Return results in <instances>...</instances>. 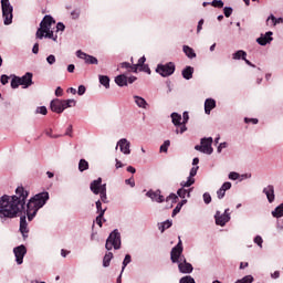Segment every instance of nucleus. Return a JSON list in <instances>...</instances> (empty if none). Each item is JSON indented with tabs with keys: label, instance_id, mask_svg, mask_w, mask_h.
I'll list each match as a JSON object with an SVG mask.
<instances>
[{
	"label": "nucleus",
	"instance_id": "f257e3e1",
	"mask_svg": "<svg viewBox=\"0 0 283 283\" xmlns=\"http://www.w3.org/2000/svg\"><path fill=\"white\" fill-rule=\"evenodd\" d=\"M25 200H28V191L23 187H18L12 197L0 198V218H17L21 211L25 210Z\"/></svg>",
	"mask_w": 283,
	"mask_h": 283
},
{
	"label": "nucleus",
	"instance_id": "f03ea898",
	"mask_svg": "<svg viewBox=\"0 0 283 283\" xmlns=\"http://www.w3.org/2000/svg\"><path fill=\"white\" fill-rule=\"evenodd\" d=\"M182 241L179 239V242L170 252V260L174 264H178L180 273H191L193 271V265L187 262L185 255H182Z\"/></svg>",
	"mask_w": 283,
	"mask_h": 283
},
{
	"label": "nucleus",
	"instance_id": "7ed1b4c3",
	"mask_svg": "<svg viewBox=\"0 0 283 283\" xmlns=\"http://www.w3.org/2000/svg\"><path fill=\"white\" fill-rule=\"evenodd\" d=\"M50 200V193L48 192H40L35 195L27 205V216L29 222H32L34 220V217L39 212V209L43 208L45 202Z\"/></svg>",
	"mask_w": 283,
	"mask_h": 283
},
{
	"label": "nucleus",
	"instance_id": "20e7f679",
	"mask_svg": "<svg viewBox=\"0 0 283 283\" xmlns=\"http://www.w3.org/2000/svg\"><path fill=\"white\" fill-rule=\"evenodd\" d=\"M67 107H76V101L74 99H53L51 102V109L55 114H63Z\"/></svg>",
	"mask_w": 283,
	"mask_h": 283
},
{
	"label": "nucleus",
	"instance_id": "39448f33",
	"mask_svg": "<svg viewBox=\"0 0 283 283\" xmlns=\"http://www.w3.org/2000/svg\"><path fill=\"white\" fill-rule=\"evenodd\" d=\"M2 8V18L4 25H11L12 23V12H14V8L10 4V0H1Z\"/></svg>",
	"mask_w": 283,
	"mask_h": 283
},
{
	"label": "nucleus",
	"instance_id": "423d86ee",
	"mask_svg": "<svg viewBox=\"0 0 283 283\" xmlns=\"http://www.w3.org/2000/svg\"><path fill=\"white\" fill-rule=\"evenodd\" d=\"M105 249L107 251H112V249H120V232H118V229H115L113 232H111L106 240Z\"/></svg>",
	"mask_w": 283,
	"mask_h": 283
},
{
	"label": "nucleus",
	"instance_id": "0eeeda50",
	"mask_svg": "<svg viewBox=\"0 0 283 283\" xmlns=\"http://www.w3.org/2000/svg\"><path fill=\"white\" fill-rule=\"evenodd\" d=\"M212 144H213V138L211 137L202 138L201 145L195 146V149L197 151H201L202 154L211 155L213 154V147H211Z\"/></svg>",
	"mask_w": 283,
	"mask_h": 283
},
{
	"label": "nucleus",
	"instance_id": "6e6552de",
	"mask_svg": "<svg viewBox=\"0 0 283 283\" xmlns=\"http://www.w3.org/2000/svg\"><path fill=\"white\" fill-rule=\"evenodd\" d=\"M176 72V65L172 62L167 63L166 65L158 64L156 73L160 76H171Z\"/></svg>",
	"mask_w": 283,
	"mask_h": 283
},
{
	"label": "nucleus",
	"instance_id": "1a4fd4ad",
	"mask_svg": "<svg viewBox=\"0 0 283 283\" xmlns=\"http://www.w3.org/2000/svg\"><path fill=\"white\" fill-rule=\"evenodd\" d=\"M171 119H172L174 126L177 127L176 134H185L187 126L185 124L180 123V120H182V115H180L178 113H172Z\"/></svg>",
	"mask_w": 283,
	"mask_h": 283
},
{
	"label": "nucleus",
	"instance_id": "9d476101",
	"mask_svg": "<svg viewBox=\"0 0 283 283\" xmlns=\"http://www.w3.org/2000/svg\"><path fill=\"white\" fill-rule=\"evenodd\" d=\"M77 59H82L87 65H98V59L90 55L81 50L76 51Z\"/></svg>",
	"mask_w": 283,
	"mask_h": 283
},
{
	"label": "nucleus",
	"instance_id": "9b49d317",
	"mask_svg": "<svg viewBox=\"0 0 283 283\" xmlns=\"http://www.w3.org/2000/svg\"><path fill=\"white\" fill-rule=\"evenodd\" d=\"M216 224L219 227H224L229 220H231V216L229 214V209H226L224 213L221 214L220 211H217L214 214Z\"/></svg>",
	"mask_w": 283,
	"mask_h": 283
},
{
	"label": "nucleus",
	"instance_id": "f8f14e48",
	"mask_svg": "<svg viewBox=\"0 0 283 283\" xmlns=\"http://www.w3.org/2000/svg\"><path fill=\"white\" fill-rule=\"evenodd\" d=\"M13 253L15 255L17 264H23V258H25L28 249L25 248V245H19L13 249Z\"/></svg>",
	"mask_w": 283,
	"mask_h": 283
},
{
	"label": "nucleus",
	"instance_id": "ddd939ff",
	"mask_svg": "<svg viewBox=\"0 0 283 283\" xmlns=\"http://www.w3.org/2000/svg\"><path fill=\"white\" fill-rule=\"evenodd\" d=\"M145 61H147V59L145 56H142L138 60L137 64H133L132 72L136 73V72H138V69H139L140 72H148V74H151V71L149 70V66L145 65Z\"/></svg>",
	"mask_w": 283,
	"mask_h": 283
},
{
	"label": "nucleus",
	"instance_id": "4468645a",
	"mask_svg": "<svg viewBox=\"0 0 283 283\" xmlns=\"http://www.w3.org/2000/svg\"><path fill=\"white\" fill-rule=\"evenodd\" d=\"M132 146V144L129 143V140H127L126 138H122L116 146V149H120L122 154H125L126 156L132 154V150L129 149V147Z\"/></svg>",
	"mask_w": 283,
	"mask_h": 283
},
{
	"label": "nucleus",
	"instance_id": "2eb2a0df",
	"mask_svg": "<svg viewBox=\"0 0 283 283\" xmlns=\"http://www.w3.org/2000/svg\"><path fill=\"white\" fill-rule=\"evenodd\" d=\"M90 189L95 196H98V193L103 191V178L99 177L96 180H93L91 182Z\"/></svg>",
	"mask_w": 283,
	"mask_h": 283
},
{
	"label": "nucleus",
	"instance_id": "dca6fc26",
	"mask_svg": "<svg viewBox=\"0 0 283 283\" xmlns=\"http://www.w3.org/2000/svg\"><path fill=\"white\" fill-rule=\"evenodd\" d=\"M263 193L268 198V202L273 203L275 202V187L273 185H269L263 189Z\"/></svg>",
	"mask_w": 283,
	"mask_h": 283
},
{
	"label": "nucleus",
	"instance_id": "f3484780",
	"mask_svg": "<svg viewBox=\"0 0 283 283\" xmlns=\"http://www.w3.org/2000/svg\"><path fill=\"white\" fill-rule=\"evenodd\" d=\"M271 41H273L272 31H268L265 34H261V36L256 39V43H259V45H268Z\"/></svg>",
	"mask_w": 283,
	"mask_h": 283
},
{
	"label": "nucleus",
	"instance_id": "a211bd4d",
	"mask_svg": "<svg viewBox=\"0 0 283 283\" xmlns=\"http://www.w3.org/2000/svg\"><path fill=\"white\" fill-rule=\"evenodd\" d=\"M198 169H199L198 166L191 168L190 176L188 177V180L182 181L181 187H191V185H193V182H196V179L193 177L198 174Z\"/></svg>",
	"mask_w": 283,
	"mask_h": 283
},
{
	"label": "nucleus",
	"instance_id": "6ab92c4d",
	"mask_svg": "<svg viewBox=\"0 0 283 283\" xmlns=\"http://www.w3.org/2000/svg\"><path fill=\"white\" fill-rule=\"evenodd\" d=\"M146 196L150 198L153 202H165V197L160 195V190H150L146 193Z\"/></svg>",
	"mask_w": 283,
	"mask_h": 283
},
{
	"label": "nucleus",
	"instance_id": "aec40b11",
	"mask_svg": "<svg viewBox=\"0 0 283 283\" xmlns=\"http://www.w3.org/2000/svg\"><path fill=\"white\" fill-rule=\"evenodd\" d=\"M54 23H56V21H54V18H52V15H45L40 23V28H43L44 30H51L52 24Z\"/></svg>",
	"mask_w": 283,
	"mask_h": 283
},
{
	"label": "nucleus",
	"instance_id": "412c9836",
	"mask_svg": "<svg viewBox=\"0 0 283 283\" xmlns=\"http://www.w3.org/2000/svg\"><path fill=\"white\" fill-rule=\"evenodd\" d=\"M32 83V73H25L22 77H20V85H22L24 88L30 87Z\"/></svg>",
	"mask_w": 283,
	"mask_h": 283
},
{
	"label": "nucleus",
	"instance_id": "4be33fe9",
	"mask_svg": "<svg viewBox=\"0 0 283 283\" xmlns=\"http://www.w3.org/2000/svg\"><path fill=\"white\" fill-rule=\"evenodd\" d=\"M211 109H216V99L208 98L205 102V113L206 114H211Z\"/></svg>",
	"mask_w": 283,
	"mask_h": 283
},
{
	"label": "nucleus",
	"instance_id": "5701e85b",
	"mask_svg": "<svg viewBox=\"0 0 283 283\" xmlns=\"http://www.w3.org/2000/svg\"><path fill=\"white\" fill-rule=\"evenodd\" d=\"M115 83H116V85H118L119 87H125V86H127V75H125V74L117 75V76L115 77Z\"/></svg>",
	"mask_w": 283,
	"mask_h": 283
},
{
	"label": "nucleus",
	"instance_id": "b1692460",
	"mask_svg": "<svg viewBox=\"0 0 283 283\" xmlns=\"http://www.w3.org/2000/svg\"><path fill=\"white\" fill-rule=\"evenodd\" d=\"M181 74L186 78V81H191V78H193V67L187 66L182 70Z\"/></svg>",
	"mask_w": 283,
	"mask_h": 283
},
{
	"label": "nucleus",
	"instance_id": "393cba45",
	"mask_svg": "<svg viewBox=\"0 0 283 283\" xmlns=\"http://www.w3.org/2000/svg\"><path fill=\"white\" fill-rule=\"evenodd\" d=\"M134 101L136 103L137 106H139L142 109H147V101H145V98L138 96V95H135L134 96Z\"/></svg>",
	"mask_w": 283,
	"mask_h": 283
},
{
	"label": "nucleus",
	"instance_id": "a878e982",
	"mask_svg": "<svg viewBox=\"0 0 283 283\" xmlns=\"http://www.w3.org/2000/svg\"><path fill=\"white\" fill-rule=\"evenodd\" d=\"M20 232L23 238H25V233H28V221H25V216L20 218Z\"/></svg>",
	"mask_w": 283,
	"mask_h": 283
},
{
	"label": "nucleus",
	"instance_id": "bb28decb",
	"mask_svg": "<svg viewBox=\"0 0 283 283\" xmlns=\"http://www.w3.org/2000/svg\"><path fill=\"white\" fill-rule=\"evenodd\" d=\"M232 59L234 61H240V59H242V61H247V52L239 50L235 53L232 54Z\"/></svg>",
	"mask_w": 283,
	"mask_h": 283
},
{
	"label": "nucleus",
	"instance_id": "cd10ccee",
	"mask_svg": "<svg viewBox=\"0 0 283 283\" xmlns=\"http://www.w3.org/2000/svg\"><path fill=\"white\" fill-rule=\"evenodd\" d=\"M272 23V25H277L280 23H283V18H275V15L271 14L268 20H266V23Z\"/></svg>",
	"mask_w": 283,
	"mask_h": 283
},
{
	"label": "nucleus",
	"instance_id": "c85d7f7f",
	"mask_svg": "<svg viewBox=\"0 0 283 283\" xmlns=\"http://www.w3.org/2000/svg\"><path fill=\"white\" fill-rule=\"evenodd\" d=\"M113 258H114V253L107 252L103 259V266L105 268L109 266V262H112Z\"/></svg>",
	"mask_w": 283,
	"mask_h": 283
},
{
	"label": "nucleus",
	"instance_id": "c756f323",
	"mask_svg": "<svg viewBox=\"0 0 283 283\" xmlns=\"http://www.w3.org/2000/svg\"><path fill=\"white\" fill-rule=\"evenodd\" d=\"M184 52L188 59H196V52L190 46L184 45Z\"/></svg>",
	"mask_w": 283,
	"mask_h": 283
},
{
	"label": "nucleus",
	"instance_id": "7c9ffc66",
	"mask_svg": "<svg viewBox=\"0 0 283 283\" xmlns=\"http://www.w3.org/2000/svg\"><path fill=\"white\" fill-rule=\"evenodd\" d=\"M273 218H282L283 217V203H281L279 207L275 208L274 211H272Z\"/></svg>",
	"mask_w": 283,
	"mask_h": 283
},
{
	"label": "nucleus",
	"instance_id": "2f4dec72",
	"mask_svg": "<svg viewBox=\"0 0 283 283\" xmlns=\"http://www.w3.org/2000/svg\"><path fill=\"white\" fill-rule=\"evenodd\" d=\"M99 83H101V85H103L106 90H109V76L99 75Z\"/></svg>",
	"mask_w": 283,
	"mask_h": 283
},
{
	"label": "nucleus",
	"instance_id": "473e14b6",
	"mask_svg": "<svg viewBox=\"0 0 283 283\" xmlns=\"http://www.w3.org/2000/svg\"><path fill=\"white\" fill-rule=\"evenodd\" d=\"M99 193V198H101V200L105 203V202H107V185H103V187H102V190H101V192H98Z\"/></svg>",
	"mask_w": 283,
	"mask_h": 283
},
{
	"label": "nucleus",
	"instance_id": "72a5a7b5",
	"mask_svg": "<svg viewBox=\"0 0 283 283\" xmlns=\"http://www.w3.org/2000/svg\"><path fill=\"white\" fill-rule=\"evenodd\" d=\"M87 169H90V163H87V160H85V159H81L78 163V170L87 171Z\"/></svg>",
	"mask_w": 283,
	"mask_h": 283
},
{
	"label": "nucleus",
	"instance_id": "f704fd0d",
	"mask_svg": "<svg viewBox=\"0 0 283 283\" xmlns=\"http://www.w3.org/2000/svg\"><path fill=\"white\" fill-rule=\"evenodd\" d=\"M19 85H21V80L18 76H14L11 81V87L12 90H17V87H19Z\"/></svg>",
	"mask_w": 283,
	"mask_h": 283
},
{
	"label": "nucleus",
	"instance_id": "c9c22d12",
	"mask_svg": "<svg viewBox=\"0 0 283 283\" xmlns=\"http://www.w3.org/2000/svg\"><path fill=\"white\" fill-rule=\"evenodd\" d=\"M177 193H178L179 198H187V197L189 198V196H190V192L185 188H180L177 191Z\"/></svg>",
	"mask_w": 283,
	"mask_h": 283
},
{
	"label": "nucleus",
	"instance_id": "e433bc0d",
	"mask_svg": "<svg viewBox=\"0 0 283 283\" xmlns=\"http://www.w3.org/2000/svg\"><path fill=\"white\" fill-rule=\"evenodd\" d=\"M48 30L46 29H43V27H40V29H38L36 31V39H43V36H45Z\"/></svg>",
	"mask_w": 283,
	"mask_h": 283
},
{
	"label": "nucleus",
	"instance_id": "4c0bfd02",
	"mask_svg": "<svg viewBox=\"0 0 283 283\" xmlns=\"http://www.w3.org/2000/svg\"><path fill=\"white\" fill-rule=\"evenodd\" d=\"M235 283H253V276L247 275L243 279L238 280Z\"/></svg>",
	"mask_w": 283,
	"mask_h": 283
},
{
	"label": "nucleus",
	"instance_id": "58836bf2",
	"mask_svg": "<svg viewBox=\"0 0 283 283\" xmlns=\"http://www.w3.org/2000/svg\"><path fill=\"white\" fill-rule=\"evenodd\" d=\"M169 145H171V142L169 140L164 142V144L160 146V151L164 154H167L169 149Z\"/></svg>",
	"mask_w": 283,
	"mask_h": 283
},
{
	"label": "nucleus",
	"instance_id": "ea45409f",
	"mask_svg": "<svg viewBox=\"0 0 283 283\" xmlns=\"http://www.w3.org/2000/svg\"><path fill=\"white\" fill-rule=\"evenodd\" d=\"M45 38L46 39H52V41H56L59 39V35H54V31H51L49 29V30H46Z\"/></svg>",
	"mask_w": 283,
	"mask_h": 283
},
{
	"label": "nucleus",
	"instance_id": "a19ab883",
	"mask_svg": "<svg viewBox=\"0 0 283 283\" xmlns=\"http://www.w3.org/2000/svg\"><path fill=\"white\" fill-rule=\"evenodd\" d=\"M187 202V200H184L182 203H178L177 207L172 210V218L174 216H178L180 213V210L182 209V205Z\"/></svg>",
	"mask_w": 283,
	"mask_h": 283
},
{
	"label": "nucleus",
	"instance_id": "79ce46f5",
	"mask_svg": "<svg viewBox=\"0 0 283 283\" xmlns=\"http://www.w3.org/2000/svg\"><path fill=\"white\" fill-rule=\"evenodd\" d=\"M132 262V255L129 254H126L125 255V259L123 261V268H122V271H125V268L127 266V264H129Z\"/></svg>",
	"mask_w": 283,
	"mask_h": 283
},
{
	"label": "nucleus",
	"instance_id": "37998d69",
	"mask_svg": "<svg viewBox=\"0 0 283 283\" xmlns=\"http://www.w3.org/2000/svg\"><path fill=\"white\" fill-rule=\"evenodd\" d=\"M171 201L172 205H176L178 202V196L176 193H171L169 197L166 198V202Z\"/></svg>",
	"mask_w": 283,
	"mask_h": 283
},
{
	"label": "nucleus",
	"instance_id": "c03bdc74",
	"mask_svg": "<svg viewBox=\"0 0 283 283\" xmlns=\"http://www.w3.org/2000/svg\"><path fill=\"white\" fill-rule=\"evenodd\" d=\"M179 283H196V280H193V277L188 275V276L181 277Z\"/></svg>",
	"mask_w": 283,
	"mask_h": 283
},
{
	"label": "nucleus",
	"instance_id": "a18cd8bd",
	"mask_svg": "<svg viewBox=\"0 0 283 283\" xmlns=\"http://www.w3.org/2000/svg\"><path fill=\"white\" fill-rule=\"evenodd\" d=\"M96 209H97V213H103V211H104V213H105V211H107V209L105 208V209H103V203L101 202V200H98V201H96Z\"/></svg>",
	"mask_w": 283,
	"mask_h": 283
},
{
	"label": "nucleus",
	"instance_id": "49530a36",
	"mask_svg": "<svg viewBox=\"0 0 283 283\" xmlns=\"http://www.w3.org/2000/svg\"><path fill=\"white\" fill-rule=\"evenodd\" d=\"M171 224H172L171 221H169V220L165 221L161 224V228H159V229H161V233H164L166 229H170Z\"/></svg>",
	"mask_w": 283,
	"mask_h": 283
},
{
	"label": "nucleus",
	"instance_id": "de8ad7c7",
	"mask_svg": "<svg viewBox=\"0 0 283 283\" xmlns=\"http://www.w3.org/2000/svg\"><path fill=\"white\" fill-rule=\"evenodd\" d=\"M211 6H213V8H224V2H222V0H213Z\"/></svg>",
	"mask_w": 283,
	"mask_h": 283
},
{
	"label": "nucleus",
	"instance_id": "09e8293b",
	"mask_svg": "<svg viewBox=\"0 0 283 283\" xmlns=\"http://www.w3.org/2000/svg\"><path fill=\"white\" fill-rule=\"evenodd\" d=\"M104 211H102L97 217H96V224H98V227H103V217H104Z\"/></svg>",
	"mask_w": 283,
	"mask_h": 283
},
{
	"label": "nucleus",
	"instance_id": "8fccbe9b",
	"mask_svg": "<svg viewBox=\"0 0 283 283\" xmlns=\"http://www.w3.org/2000/svg\"><path fill=\"white\" fill-rule=\"evenodd\" d=\"M223 14H224V17H227V18L231 17V14H233V9H232L231 7H226V8L223 9Z\"/></svg>",
	"mask_w": 283,
	"mask_h": 283
},
{
	"label": "nucleus",
	"instance_id": "3c124183",
	"mask_svg": "<svg viewBox=\"0 0 283 283\" xmlns=\"http://www.w3.org/2000/svg\"><path fill=\"white\" fill-rule=\"evenodd\" d=\"M263 242H264V240L260 235H256L254 238V244H258V247H260V249H262Z\"/></svg>",
	"mask_w": 283,
	"mask_h": 283
},
{
	"label": "nucleus",
	"instance_id": "603ef678",
	"mask_svg": "<svg viewBox=\"0 0 283 283\" xmlns=\"http://www.w3.org/2000/svg\"><path fill=\"white\" fill-rule=\"evenodd\" d=\"M71 17L74 20L78 19V17H81V10L80 9H75L74 11L71 12Z\"/></svg>",
	"mask_w": 283,
	"mask_h": 283
},
{
	"label": "nucleus",
	"instance_id": "864d4df0",
	"mask_svg": "<svg viewBox=\"0 0 283 283\" xmlns=\"http://www.w3.org/2000/svg\"><path fill=\"white\" fill-rule=\"evenodd\" d=\"M46 62L49 63V65H54V63H56V56H54V55H49L48 57H46Z\"/></svg>",
	"mask_w": 283,
	"mask_h": 283
},
{
	"label": "nucleus",
	"instance_id": "5fc2aeb1",
	"mask_svg": "<svg viewBox=\"0 0 283 283\" xmlns=\"http://www.w3.org/2000/svg\"><path fill=\"white\" fill-rule=\"evenodd\" d=\"M120 67H123L124 70H128V72H132V67H134V65L129 64V62H124L120 64Z\"/></svg>",
	"mask_w": 283,
	"mask_h": 283
},
{
	"label": "nucleus",
	"instance_id": "6e6d98bb",
	"mask_svg": "<svg viewBox=\"0 0 283 283\" xmlns=\"http://www.w3.org/2000/svg\"><path fill=\"white\" fill-rule=\"evenodd\" d=\"M38 114H42L45 116L48 114V108L45 106L38 107L36 109Z\"/></svg>",
	"mask_w": 283,
	"mask_h": 283
},
{
	"label": "nucleus",
	"instance_id": "4d7b16f0",
	"mask_svg": "<svg viewBox=\"0 0 283 283\" xmlns=\"http://www.w3.org/2000/svg\"><path fill=\"white\" fill-rule=\"evenodd\" d=\"M9 81H10V76L1 75L0 82H1L2 85H8Z\"/></svg>",
	"mask_w": 283,
	"mask_h": 283
},
{
	"label": "nucleus",
	"instance_id": "13d9d810",
	"mask_svg": "<svg viewBox=\"0 0 283 283\" xmlns=\"http://www.w3.org/2000/svg\"><path fill=\"white\" fill-rule=\"evenodd\" d=\"M238 178H240V174H238V172H230L229 174V179L230 180H238Z\"/></svg>",
	"mask_w": 283,
	"mask_h": 283
},
{
	"label": "nucleus",
	"instance_id": "bf43d9fd",
	"mask_svg": "<svg viewBox=\"0 0 283 283\" xmlns=\"http://www.w3.org/2000/svg\"><path fill=\"white\" fill-rule=\"evenodd\" d=\"M221 189L224 190L226 192L229 191V189H231V182L226 181L222 186Z\"/></svg>",
	"mask_w": 283,
	"mask_h": 283
},
{
	"label": "nucleus",
	"instance_id": "052dcab7",
	"mask_svg": "<svg viewBox=\"0 0 283 283\" xmlns=\"http://www.w3.org/2000/svg\"><path fill=\"white\" fill-rule=\"evenodd\" d=\"M224 193H227V192L222 188H220L217 191V196H218L219 200H222V198H224Z\"/></svg>",
	"mask_w": 283,
	"mask_h": 283
},
{
	"label": "nucleus",
	"instance_id": "680f3d73",
	"mask_svg": "<svg viewBox=\"0 0 283 283\" xmlns=\"http://www.w3.org/2000/svg\"><path fill=\"white\" fill-rule=\"evenodd\" d=\"M85 92H86L85 86L84 85H80L78 90H77L78 96H83V94H85Z\"/></svg>",
	"mask_w": 283,
	"mask_h": 283
},
{
	"label": "nucleus",
	"instance_id": "e2e57ef3",
	"mask_svg": "<svg viewBox=\"0 0 283 283\" xmlns=\"http://www.w3.org/2000/svg\"><path fill=\"white\" fill-rule=\"evenodd\" d=\"M203 201L206 202V205H209L211 202V195L209 193H203Z\"/></svg>",
	"mask_w": 283,
	"mask_h": 283
},
{
	"label": "nucleus",
	"instance_id": "0e129e2a",
	"mask_svg": "<svg viewBox=\"0 0 283 283\" xmlns=\"http://www.w3.org/2000/svg\"><path fill=\"white\" fill-rule=\"evenodd\" d=\"M65 30V24H63L62 22H59L56 24V32H63Z\"/></svg>",
	"mask_w": 283,
	"mask_h": 283
},
{
	"label": "nucleus",
	"instance_id": "69168bd1",
	"mask_svg": "<svg viewBox=\"0 0 283 283\" xmlns=\"http://www.w3.org/2000/svg\"><path fill=\"white\" fill-rule=\"evenodd\" d=\"M125 182L130 187H136V182L134 181V178L126 179Z\"/></svg>",
	"mask_w": 283,
	"mask_h": 283
},
{
	"label": "nucleus",
	"instance_id": "338daca9",
	"mask_svg": "<svg viewBox=\"0 0 283 283\" xmlns=\"http://www.w3.org/2000/svg\"><path fill=\"white\" fill-rule=\"evenodd\" d=\"M55 96H63V88H61V86H59V87L55 90Z\"/></svg>",
	"mask_w": 283,
	"mask_h": 283
},
{
	"label": "nucleus",
	"instance_id": "774afa93",
	"mask_svg": "<svg viewBox=\"0 0 283 283\" xmlns=\"http://www.w3.org/2000/svg\"><path fill=\"white\" fill-rule=\"evenodd\" d=\"M65 136H70L72 138V125H69L66 128Z\"/></svg>",
	"mask_w": 283,
	"mask_h": 283
}]
</instances>
